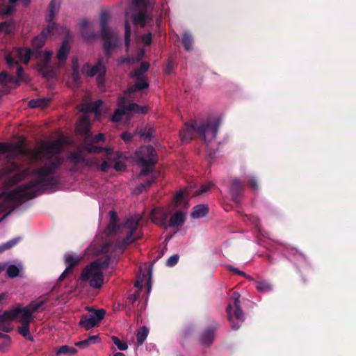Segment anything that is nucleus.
Here are the masks:
<instances>
[{"label":"nucleus","instance_id":"nucleus-1","mask_svg":"<svg viewBox=\"0 0 356 356\" xmlns=\"http://www.w3.org/2000/svg\"><path fill=\"white\" fill-rule=\"evenodd\" d=\"M65 140L58 138L54 140L44 141L33 149H29L21 145H16L23 152L16 155L8 154L11 157L24 156L31 161L40 162L42 165L33 170L22 169L17 164L11 163L0 170V178L7 177L6 184L13 186L23 179L26 181L10 192L3 193L0 202V212L7 211L0 218V222L17 204L31 200L45 193L51 192L59 182L58 170L63 161L60 154L63 150Z\"/></svg>","mask_w":356,"mask_h":356},{"label":"nucleus","instance_id":"nucleus-2","mask_svg":"<svg viewBox=\"0 0 356 356\" xmlns=\"http://www.w3.org/2000/svg\"><path fill=\"white\" fill-rule=\"evenodd\" d=\"M110 223L106 229L108 235H112L117 231L120 234V241L117 244L106 243L111 245V249L115 253H121L129 244L136 242L143 236L140 222L142 220L141 214L131 216L120 227H117L118 215L115 211H109Z\"/></svg>","mask_w":356,"mask_h":356},{"label":"nucleus","instance_id":"nucleus-3","mask_svg":"<svg viewBox=\"0 0 356 356\" xmlns=\"http://www.w3.org/2000/svg\"><path fill=\"white\" fill-rule=\"evenodd\" d=\"M111 248L110 245H104L101 249V252L105 257L104 261L102 258L99 259L83 270L80 277L82 282L88 283L95 289L102 287L104 283L103 271L108 267L114 268L117 263L115 257L119 254L115 253Z\"/></svg>","mask_w":356,"mask_h":356},{"label":"nucleus","instance_id":"nucleus-4","mask_svg":"<svg viewBox=\"0 0 356 356\" xmlns=\"http://www.w3.org/2000/svg\"><path fill=\"white\" fill-rule=\"evenodd\" d=\"M31 55V51L29 48H17L12 51L10 54L6 55L5 60L9 67L17 66V77L15 78L9 75L7 72H3L0 74V92L5 93L8 90L5 88L8 83L17 84L19 82L24 80L23 69L18 65L15 58H17L20 61L26 64L29 63Z\"/></svg>","mask_w":356,"mask_h":356},{"label":"nucleus","instance_id":"nucleus-5","mask_svg":"<svg viewBox=\"0 0 356 356\" xmlns=\"http://www.w3.org/2000/svg\"><path fill=\"white\" fill-rule=\"evenodd\" d=\"M133 10L126 13L125 18V44L128 47L130 44L131 27L129 20H131L135 25L142 27L148 24L152 21L148 10L152 8L149 0H133Z\"/></svg>","mask_w":356,"mask_h":356},{"label":"nucleus","instance_id":"nucleus-6","mask_svg":"<svg viewBox=\"0 0 356 356\" xmlns=\"http://www.w3.org/2000/svg\"><path fill=\"white\" fill-rule=\"evenodd\" d=\"M221 121L222 115L219 113L211 114L205 119L196 121V133L207 145L216 140Z\"/></svg>","mask_w":356,"mask_h":356},{"label":"nucleus","instance_id":"nucleus-7","mask_svg":"<svg viewBox=\"0 0 356 356\" xmlns=\"http://www.w3.org/2000/svg\"><path fill=\"white\" fill-rule=\"evenodd\" d=\"M61 1L62 0L51 1L49 13L46 17L48 26L45 30L42 31L40 35L35 37L33 40L32 45L34 48H41L44 45L45 38L47 36L55 35L58 33L59 27L53 20L60 10Z\"/></svg>","mask_w":356,"mask_h":356},{"label":"nucleus","instance_id":"nucleus-8","mask_svg":"<svg viewBox=\"0 0 356 356\" xmlns=\"http://www.w3.org/2000/svg\"><path fill=\"white\" fill-rule=\"evenodd\" d=\"M135 161L141 168V173L147 175L153 170L157 161L156 154L152 146H142L136 151Z\"/></svg>","mask_w":356,"mask_h":356},{"label":"nucleus","instance_id":"nucleus-9","mask_svg":"<svg viewBox=\"0 0 356 356\" xmlns=\"http://www.w3.org/2000/svg\"><path fill=\"white\" fill-rule=\"evenodd\" d=\"M102 101L97 100L93 102L83 103L80 111L84 113V115L80 118L76 124V131L81 134L88 135L90 129L89 118L87 115L88 113H94L96 119L100 118V108L102 106Z\"/></svg>","mask_w":356,"mask_h":356},{"label":"nucleus","instance_id":"nucleus-10","mask_svg":"<svg viewBox=\"0 0 356 356\" xmlns=\"http://www.w3.org/2000/svg\"><path fill=\"white\" fill-rule=\"evenodd\" d=\"M44 302V300L33 301L27 307H23L19 312L17 319L22 323V325L19 327L18 331L22 336L27 339H32L29 326L33 318V313L39 310Z\"/></svg>","mask_w":356,"mask_h":356},{"label":"nucleus","instance_id":"nucleus-11","mask_svg":"<svg viewBox=\"0 0 356 356\" xmlns=\"http://www.w3.org/2000/svg\"><path fill=\"white\" fill-rule=\"evenodd\" d=\"M108 19L109 16L107 13L104 12L101 14V35L104 51L108 55L110 54L111 51L117 46L119 41L118 35L107 28Z\"/></svg>","mask_w":356,"mask_h":356},{"label":"nucleus","instance_id":"nucleus-12","mask_svg":"<svg viewBox=\"0 0 356 356\" xmlns=\"http://www.w3.org/2000/svg\"><path fill=\"white\" fill-rule=\"evenodd\" d=\"M240 294L238 292L232 293L234 306L229 305L227 308L228 318L233 330H238L244 321V316L240 307Z\"/></svg>","mask_w":356,"mask_h":356},{"label":"nucleus","instance_id":"nucleus-13","mask_svg":"<svg viewBox=\"0 0 356 356\" xmlns=\"http://www.w3.org/2000/svg\"><path fill=\"white\" fill-rule=\"evenodd\" d=\"M126 99L124 97H120L118 101V108L115 111L111 117L113 122H118L120 121L122 116L127 112H134L136 113H145L147 111V107L140 106L136 103H131L126 105Z\"/></svg>","mask_w":356,"mask_h":356},{"label":"nucleus","instance_id":"nucleus-14","mask_svg":"<svg viewBox=\"0 0 356 356\" xmlns=\"http://www.w3.org/2000/svg\"><path fill=\"white\" fill-rule=\"evenodd\" d=\"M86 310L90 312L88 316L83 315L79 321V325L85 330H89L91 328L97 327L102 320L104 318L106 310L104 309H95L92 307H87Z\"/></svg>","mask_w":356,"mask_h":356},{"label":"nucleus","instance_id":"nucleus-15","mask_svg":"<svg viewBox=\"0 0 356 356\" xmlns=\"http://www.w3.org/2000/svg\"><path fill=\"white\" fill-rule=\"evenodd\" d=\"M103 150L106 151L107 154H109L111 151L110 148L103 149L95 145H90L86 143L79 147L77 152L71 153L69 157L71 161L77 164L83 161V155L84 153H97Z\"/></svg>","mask_w":356,"mask_h":356},{"label":"nucleus","instance_id":"nucleus-16","mask_svg":"<svg viewBox=\"0 0 356 356\" xmlns=\"http://www.w3.org/2000/svg\"><path fill=\"white\" fill-rule=\"evenodd\" d=\"M149 67V65L147 63L143 62L140 64V67L138 70H136L131 74L132 76L137 77L138 81L134 85L131 86L127 90V93L130 94L137 90H140L144 88H147L149 86V83L146 79H145L143 76V73L147 72Z\"/></svg>","mask_w":356,"mask_h":356},{"label":"nucleus","instance_id":"nucleus-17","mask_svg":"<svg viewBox=\"0 0 356 356\" xmlns=\"http://www.w3.org/2000/svg\"><path fill=\"white\" fill-rule=\"evenodd\" d=\"M82 73L87 76H97V81L99 86L104 84V77L106 73V67L99 60L95 65L90 67L88 63L85 64L82 67Z\"/></svg>","mask_w":356,"mask_h":356},{"label":"nucleus","instance_id":"nucleus-18","mask_svg":"<svg viewBox=\"0 0 356 356\" xmlns=\"http://www.w3.org/2000/svg\"><path fill=\"white\" fill-rule=\"evenodd\" d=\"M172 214L170 207H158L154 209L150 213V219L154 224L167 228L168 218Z\"/></svg>","mask_w":356,"mask_h":356},{"label":"nucleus","instance_id":"nucleus-19","mask_svg":"<svg viewBox=\"0 0 356 356\" xmlns=\"http://www.w3.org/2000/svg\"><path fill=\"white\" fill-rule=\"evenodd\" d=\"M22 309L21 307H16L0 314V330L9 332L12 330L11 323L17 319Z\"/></svg>","mask_w":356,"mask_h":356},{"label":"nucleus","instance_id":"nucleus-20","mask_svg":"<svg viewBox=\"0 0 356 356\" xmlns=\"http://www.w3.org/2000/svg\"><path fill=\"white\" fill-rule=\"evenodd\" d=\"M52 55V51H46L39 56L38 68L44 76H51L55 73V68L49 66V62Z\"/></svg>","mask_w":356,"mask_h":356},{"label":"nucleus","instance_id":"nucleus-21","mask_svg":"<svg viewBox=\"0 0 356 356\" xmlns=\"http://www.w3.org/2000/svg\"><path fill=\"white\" fill-rule=\"evenodd\" d=\"M196 132V121H190L185 124L184 128L180 132V139L182 143H189Z\"/></svg>","mask_w":356,"mask_h":356},{"label":"nucleus","instance_id":"nucleus-22","mask_svg":"<svg viewBox=\"0 0 356 356\" xmlns=\"http://www.w3.org/2000/svg\"><path fill=\"white\" fill-rule=\"evenodd\" d=\"M79 259L80 258L79 257L72 253H68L65 255V261L67 266L64 272L60 276V280L64 279L66 275L71 270L72 268L79 262Z\"/></svg>","mask_w":356,"mask_h":356},{"label":"nucleus","instance_id":"nucleus-23","mask_svg":"<svg viewBox=\"0 0 356 356\" xmlns=\"http://www.w3.org/2000/svg\"><path fill=\"white\" fill-rule=\"evenodd\" d=\"M170 216L169 220H168L167 228L179 227L184 225L185 222V213L183 211H177Z\"/></svg>","mask_w":356,"mask_h":356},{"label":"nucleus","instance_id":"nucleus-24","mask_svg":"<svg viewBox=\"0 0 356 356\" xmlns=\"http://www.w3.org/2000/svg\"><path fill=\"white\" fill-rule=\"evenodd\" d=\"M69 51V44L67 41H65L63 42L57 54L58 66L59 67L65 65Z\"/></svg>","mask_w":356,"mask_h":356},{"label":"nucleus","instance_id":"nucleus-25","mask_svg":"<svg viewBox=\"0 0 356 356\" xmlns=\"http://www.w3.org/2000/svg\"><path fill=\"white\" fill-rule=\"evenodd\" d=\"M0 152L2 153H8L12 154H17L23 152V149L17 145L9 143H0Z\"/></svg>","mask_w":356,"mask_h":356},{"label":"nucleus","instance_id":"nucleus-26","mask_svg":"<svg viewBox=\"0 0 356 356\" xmlns=\"http://www.w3.org/2000/svg\"><path fill=\"white\" fill-rule=\"evenodd\" d=\"M214 339V330L213 329L206 330L200 336V343L203 346H209Z\"/></svg>","mask_w":356,"mask_h":356},{"label":"nucleus","instance_id":"nucleus-27","mask_svg":"<svg viewBox=\"0 0 356 356\" xmlns=\"http://www.w3.org/2000/svg\"><path fill=\"white\" fill-rule=\"evenodd\" d=\"M92 24L90 22L86 19H83L81 23V33L82 37L86 40H89L96 37L95 33H88V31L90 30Z\"/></svg>","mask_w":356,"mask_h":356},{"label":"nucleus","instance_id":"nucleus-28","mask_svg":"<svg viewBox=\"0 0 356 356\" xmlns=\"http://www.w3.org/2000/svg\"><path fill=\"white\" fill-rule=\"evenodd\" d=\"M209 211V208L205 204H199L194 207L191 213V217L194 219L201 218L205 216Z\"/></svg>","mask_w":356,"mask_h":356},{"label":"nucleus","instance_id":"nucleus-29","mask_svg":"<svg viewBox=\"0 0 356 356\" xmlns=\"http://www.w3.org/2000/svg\"><path fill=\"white\" fill-rule=\"evenodd\" d=\"M6 268L8 276L10 277H15L19 275L20 271L22 270V266L20 263L15 264H6Z\"/></svg>","mask_w":356,"mask_h":356},{"label":"nucleus","instance_id":"nucleus-30","mask_svg":"<svg viewBox=\"0 0 356 356\" xmlns=\"http://www.w3.org/2000/svg\"><path fill=\"white\" fill-rule=\"evenodd\" d=\"M72 66L73 73L71 76V79L73 83L75 86H77L79 83V61L76 57H74L72 59Z\"/></svg>","mask_w":356,"mask_h":356},{"label":"nucleus","instance_id":"nucleus-31","mask_svg":"<svg viewBox=\"0 0 356 356\" xmlns=\"http://www.w3.org/2000/svg\"><path fill=\"white\" fill-rule=\"evenodd\" d=\"M149 334V329L146 326H143L137 331L136 339L138 346H141L147 339Z\"/></svg>","mask_w":356,"mask_h":356},{"label":"nucleus","instance_id":"nucleus-32","mask_svg":"<svg viewBox=\"0 0 356 356\" xmlns=\"http://www.w3.org/2000/svg\"><path fill=\"white\" fill-rule=\"evenodd\" d=\"M256 288L259 292L266 293L273 289V286L267 281L262 280L256 282Z\"/></svg>","mask_w":356,"mask_h":356},{"label":"nucleus","instance_id":"nucleus-33","mask_svg":"<svg viewBox=\"0 0 356 356\" xmlns=\"http://www.w3.org/2000/svg\"><path fill=\"white\" fill-rule=\"evenodd\" d=\"M10 344V337L6 334L0 333V351L6 350Z\"/></svg>","mask_w":356,"mask_h":356},{"label":"nucleus","instance_id":"nucleus-34","mask_svg":"<svg viewBox=\"0 0 356 356\" xmlns=\"http://www.w3.org/2000/svg\"><path fill=\"white\" fill-rule=\"evenodd\" d=\"M49 102V99H32L29 102V106L31 108H44L47 102Z\"/></svg>","mask_w":356,"mask_h":356},{"label":"nucleus","instance_id":"nucleus-35","mask_svg":"<svg viewBox=\"0 0 356 356\" xmlns=\"http://www.w3.org/2000/svg\"><path fill=\"white\" fill-rule=\"evenodd\" d=\"M243 184L241 181L238 179H234L232 183V186L230 188V192L234 197H236L240 190L242 188Z\"/></svg>","mask_w":356,"mask_h":356},{"label":"nucleus","instance_id":"nucleus-36","mask_svg":"<svg viewBox=\"0 0 356 356\" xmlns=\"http://www.w3.org/2000/svg\"><path fill=\"white\" fill-rule=\"evenodd\" d=\"M104 140V136L102 134H99L95 136H90L89 134L86 136L85 140L83 143H87L90 145H92L91 143H96L99 141H103Z\"/></svg>","mask_w":356,"mask_h":356},{"label":"nucleus","instance_id":"nucleus-37","mask_svg":"<svg viewBox=\"0 0 356 356\" xmlns=\"http://www.w3.org/2000/svg\"><path fill=\"white\" fill-rule=\"evenodd\" d=\"M21 240L20 237H16L10 241L2 244L0 245V253L3 252V251L8 250L11 248H13L14 245L17 244Z\"/></svg>","mask_w":356,"mask_h":356},{"label":"nucleus","instance_id":"nucleus-38","mask_svg":"<svg viewBox=\"0 0 356 356\" xmlns=\"http://www.w3.org/2000/svg\"><path fill=\"white\" fill-rule=\"evenodd\" d=\"M192 42L193 38L191 35L188 32H185L183 35L182 42L186 51H189L192 49Z\"/></svg>","mask_w":356,"mask_h":356},{"label":"nucleus","instance_id":"nucleus-39","mask_svg":"<svg viewBox=\"0 0 356 356\" xmlns=\"http://www.w3.org/2000/svg\"><path fill=\"white\" fill-rule=\"evenodd\" d=\"M154 181V179H151L147 180L145 184H140V186L136 187L133 190V193L134 195H139L144 190H145L146 188H149L152 184V183Z\"/></svg>","mask_w":356,"mask_h":356},{"label":"nucleus","instance_id":"nucleus-40","mask_svg":"<svg viewBox=\"0 0 356 356\" xmlns=\"http://www.w3.org/2000/svg\"><path fill=\"white\" fill-rule=\"evenodd\" d=\"M111 339L119 350H125L128 348L127 343L122 341L118 337L113 336Z\"/></svg>","mask_w":356,"mask_h":356},{"label":"nucleus","instance_id":"nucleus-41","mask_svg":"<svg viewBox=\"0 0 356 356\" xmlns=\"http://www.w3.org/2000/svg\"><path fill=\"white\" fill-rule=\"evenodd\" d=\"M76 352V349L73 347H70L68 346H60L58 349L57 354L58 355L67 354V353L74 354Z\"/></svg>","mask_w":356,"mask_h":356},{"label":"nucleus","instance_id":"nucleus-42","mask_svg":"<svg viewBox=\"0 0 356 356\" xmlns=\"http://www.w3.org/2000/svg\"><path fill=\"white\" fill-rule=\"evenodd\" d=\"M6 0H0V16L9 14L12 12L10 6L4 5Z\"/></svg>","mask_w":356,"mask_h":356},{"label":"nucleus","instance_id":"nucleus-43","mask_svg":"<svg viewBox=\"0 0 356 356\" xmlns=\"http://www.w3.org/2000/svg\"><path fill=\"white\" fill-rule=\"evenodd\" d=\"M154 132L155 131L153 127H148L145 129L144 131L140 132V136L145 138V139L150 140L152 138L154 137Z\"/></svg>","mask_w":356,"mask_h":356},{"label":"nucleus","instance_id":"nucleus-44","mask_svg":"<svg viewBox=\"0 0 356 356\" xmlns=\"http://www.w3.org/2000/svg\"><path fill=\"white\" fill-rule=\"evenodd\" d=\"M179 257L177 254L170 256L166 260V262H165L166 266H168V267H173L174 266H175L177 264V262L179 261Z\"/></svg>","mask_w":356,"mask_h":356},{"label":"nucleus","instance_id":"nucleus-45","mask_svg":"<svg viewBox=\"0 0 356 356\" xmlns=\"http://www.w3.org/2000/svg\"><path fill=\"white\" fill-rule=\"evenodd\" d=\"M184 193L182 191H178L175 195V202L177 204L181 203L184 197Z\"/></svg>","mask_w":356,"mask_h":356},{"label":"nucleus","instance_id":"nucleus-46","mask_svg":"<svg viewBox=\"0 0 356 356\" xmlns=\"http://www.w3.org/2000/svg\"><path fill=\"white\" fill-rule=\"evenodd\" d=\"M174 67V63L172 60H169L168 63H166L165 67V72L166 74H171L172 72V70Z\"/></svg>","mask_w":356,"mask_h":356},{"label":"nucleus","instance_id":"nucleus-47","mask_svg":"<svg viewBox=\"0 0 356 356\" xmlns=\"http://www.w3.org/2000/svg\"><path fill=\"white\" fill-rule=\"evenodd\" d=\"M0 31L8 34L10 32V26L6 23H0Z\"/></svg>","mask_w":356,"mask_h":356},{"label":"nucleus","instance_id":"nucleus-48","mask_svg":"<svg viewBox=\"0 0 356 356\" xmlns=\"http://www.w3.org/2000/svg\"><path fill=\"white\" fill-rule=\"evenodd\" d=\"M142 40L145 44H147V45L149 44L152 42V34L150 33H149L146 35H144L142 37Z\"/></svg>","mask_w":356,"mask_h":356},{"label":"nucleus","instance_id":"nucleus-49","mask_svg":"<svg viewBox=\"0 0 356 356\" xmlns=\"http://www.w3.org/2000/svg\"><path fill=\"white\" fill-rule=\"evenodd\" d=\"M88 340L90 343H97L100 341V339L97 335H92L88 338Z\"/></svg>","mask_w":356,"mask_h":356},{"label":"nucleus","instance_id":"nucleus-50","mask_svg":"<svg viewBox=\"0 0 356 356\" xmlns=\"http://www.w3.org/2000/svg\"><path fill=\"white\" fill-rule=\"evenodd\" d=\"M213 186V184L211 183H209L206 185H204L201 187V188L199 190L198 193L202 194V193H204L205 192H207V191L209 190V188Z\"/></svg>","mask_w":356,"mask_h":356},{"label":"nucleus","instance_id":"nucleus-51","mask_svg":"<svg viewBox=\"0 0 356 356\" xmlns=\"http://www.w3.org/2000/svg\"><path fill=\"white\" fill-rule=\"evenodd\" d=\"M121 138L125 141V142H129L132 139V136L131 134L124 132L122 133L121 135Z\"/></svg>","mask_w":356,"mask_h":356},{"label":"nucleus","instance_id":"nucleus-52","mask_svg":"<svg viewBox=\"0 0 356 356\" xmlns=\"http://www.w3.org/2000/svg\"><path fill=\"white\" fill-rule=\"evenodd\" d=\"M90 343L88 342V339L81 341L76 343V346L78 347L85 348L87 347Z\"/></svg>","mask_w":356,"mask_h":356},{"label":"nucleus","instance_id":"nucleus-53","mask_svg":"<svg viewBox=\"0 0 356 356\" xmlns=\"http://www.w3.org/2000/svg\"><path fill=\"white\" fill-rule=\"evenodd\" d=\"M143 286V277L138 278V280H136V282L135 283V286L140 290V289H142Z\"/></svg>","mask_w":356,"mask_h":356},{"label":"nucleus","instance_id":"nucleus-54","mask_svg":"<svg viewBox=\"0 0 356 356\" xmlns=\"http://www.w3.org/2000/svg\"><path fill=\"white\" fill-rule=\"evenodd\" d=\"M145 56V51L144 49H140L138 52L137 57L136 58V61L140 60Z\"/></svg>","mask_w":356,"mask_h":356},{"label":"nucleus","instance_id":"nucleus-55","mask_svg":"<svg viewBox=\"0 0 356 356\" xmlns=\"http://www.w3.org/2000/svg\"><path fill=\"white\" fill-rule=\"evenodd\" d=\"M113 168L116 170H122L124 168V164L122 162H116L114 164Z\"/></svg>","mask_w":356,"mask_h":356},{"label":"nucleus","instance_id":"nucleus-56","mask_svg":"<svg viewBox=\"0 0 356 356\" xmlns=\"http://www.w3.org/2000/svg\"><path fill=\"white\" fill-rule=\"evenodd\" d=\"M109 168L110 165L106 161H104L101 165V170L104 172L107 171Z\"/></svg>","mask_w":356,"mask_h":356},{"label":"nucleus","instance_id":"nucleus-57","mask_svg":"<svg viewBox=\"0 0 356 356\" xmlns=\"http://www.w3.org/2000/svg\"><path fill=\"white\" fill-rule=\"evenodd\" d=\"M149 278V283H148V288H147V293H149L151 291L152 284H151V277H152V270H148Z\"/></svg>","mask_w":356,"mask_h":356},{"label":"nucleus","instance_id":"nucleus-58","mask_svg":"<svg viewBox=\"0 0 356 356\" xmlns=\"http://www.w3.org/2000/svg\"><path fill=\"white\" fill-rule=\"evenodd\" d=\"M250 184H251V186L252 187L257 190L258 188V186H257V181L255 179L254 177H252L251 179H250Z\"/></svg>","mask_w":356,"mask_h":356},{"label":"nucleus","instance_id":"nucleus-59","mask_svg":"<svg viewBox=\"0 0 356 356\" xmlns=\"http://www.w3.org/2000/svg\"><path fill=\"white\" fill-rule=\"evenodd\" d=\"M230 270H232V271H234V273H238L239 275H241L243 276H246L245 273L244 272H242V271H240L239 270H238L237 268H230Z\"/></svg>","mask_w":356,"mask_h":356},{"label":"nucleus","instance_id":"nucleus-60","mask_svg":"<svg viewBox=\"0 0 356 356\" xmlns=\"http://www.w3.org/2000/svg\"><path fill=\"white\" fill-rule=\"evenodd\" d=\"M138 294H134V295H131L129 298V300L130 302H134L137 298H138Z\"/></svg>","mask_w":356,"mask_h":356},{"label":"nucleus","instance_id":"nucleus-61","mask_svg":"<svg viewBox=\"0 0 356 356\" xmlns=\"http://www.w3.org/2000/svg\"><path fill=\"white\" fill-rule=\"evenodd\" d=\"M7 296L8 295L6 293L0 294V305H1L3 303L4 300L6 298Z\"/></svg>","mask_w":356,"mask_h":356},{"label":"nucleus","instance_id":"nucleus-62","mask_svg":"<svg viewBox=\"0 0 356 356\" xmlns=\"http://www.w3.org/2000/svg\"><path fill=\"white\" fill-rule=\"evenodd\" d=\"M6 267V264H0V273L2 272Z\"/></svg>","mask_w":356,"mask_h":356},{"label":"nucleus","instance_id":"nucleus-63","mask_svg":"<svg viewBox=\"0 0 356 356\" xmlns=\"http://www.w3.org/2000/svg\"><path fill=\"white\" fill-rule=\"evenodd\" d=\"M130 60V58H124V59H122L120 60V63H127V62H129Z\"/></svg>","mask_w":356,"mask_h":356},{"label":"nucleus","instance_id":"nucleus-64","mask_svg":"<svg viewBox=\"0 0 356 356\" xmlns=\"http://www.w3.org/2000/svg\"><path fill=\"white\" fill-rule=\"evenodd\" d=\"M113 356H125V355L122 353L118 352V353H116L115 354H114Z\"/></svg>","mask_w":356,"mask_h":356}]
</instances>
